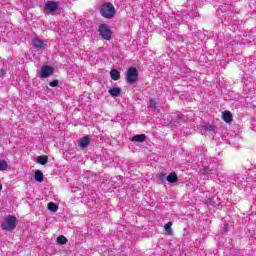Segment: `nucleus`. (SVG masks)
<instances>
[{
    "label": "nucleus",
    "instance_id": "1",
    "mask_svg": "<svg viewBox=\"0 0 256 256\" xmlns=\"http://www.w3.org/2000/svg\"><path fill=\"white\" fill-rule=\"evenodd\" d=\"M115 6H113L110 2L104 3L100 7V14L105 19H113L115 17Z\"/></svg>",
    "mask_w": 256,
    "mask_h": 256
},
{
    "label": "nucleus",
    "instance_id": "2",
    "mask_svg": "<svg viewBox=\"0 0 256 256\" xmlns=\"http://www.w3.org/2000/svg\"><path fill=\"white\" fill-rule=\"evenodd\" d=\"M17 227V217L7 215L4 222L1 224L3 231H13Z\"/></svg>",
    "mask_w": 256,
    "mask_h": 256
},
{
    "label": "nucleus",
    "instance_id": "3",
    "mask_svg": "<svg viewBox=\"0 0 256 256\" xmlns=\"http://www.w3.org/2000/svg\"><path fill=\"white\" fill-rule=\"evenodd\" d=\"M126 81L129 85H133V83H137V81H139V71L137 70V68H128L126 72Z\"/></svg>",
    "mask_w": 256,
    "mask_h": 256
},
{
    "label": "nucleus",
    "instance_id": "4",
    "mask_svg": "<svg viewBox=\"0 0 256 256\" xmlns=\"http://www.w3.org/2000/svg\"><path fill=\"white\" fill-rule=\"evenodd\" d=\"M98 32L100 37L105 41H111V37L113 33L111 32V28L107 24H100L98 28Z\"/></svg>",
    "mask_w": 256,
    "mask_h": 256
},
{
    "label": "nucleus",
    "instance_id": "5",
    "mask_svg": "<svg viewBox=\"0 0 256 256\" xmlns=\"http://www.w3.org/2000/svg\"><path fill=\"white\" fill-rule=\"evenodd\" d=\"M55 73V68L49 66V65H44L41 67L39 75L41 79H47V77H51Z\"/></svg>",
    "mask_w": 256,
    "mask_h": 256
},
{
    "label": "nucleus",
    "instance_id": "6",
    "mask_svg": "<svg viewBox=\"0 0 256 256\" xmlns=\"http://www.w3.org/2000/svg\"><path fill=\"white\" fill-rule=\"evenodd\" d=\"M199 173L201 175H207V177H210V179H214V177H217V170L210 168L209 166H202L199 169Z\"/></svg>",
    "mask_w": 256,
    "mask_h": 256
},
{
    "label": "nucleus",
    "instance_id": "7",
    "mask_svg": "<svg viewBox=\"0 0 256 256\" xmlns=\"http://www.w3.org/2000/svg\"><path fill=\"white\" fill-rule=\"evenodd\" d=\"M32 45L36 51H41V49H46L47 47V44H45V42L39 38H33Z\"/></svg>",
    "mask_w": 256,
    "mask_h": 256
},
{
    "label": "nucleus",
    "instance_id": "8",
    "mask_svg": "<svg viewBox=\"0 0 256 256\" xmlns=\"http://www.w3.org/2000/svg\"><path fill=\"white\" fill-rule=\"evenodd\" d=\"M44 9H45V11H48V13H55V11H57V9H59V4L55 1H48L45 4Z\"/></svg>",
    "mask_w": 256,
    "mask_h": 256
},
{
    "label": "nucleus",
    "instance_id": "9",
    "mask_svg": "<svg viewBox=\"0 0 256 256\" xmlns=\"http://www.w3.org/2000/svg\"><path fill=\"white\" fill-rule=\"evenodd\" d=\"M89 143H91V138L84 136L79 140L78 145L81 149H87V147H89Z\"/></svg>",
    "mask_w": 256,
    "mask_h": 256
},
{
    "label": "nucleus",
    "instance_id": "10",
    "mask_svg": "<svg viewBox=\"0 0 256 256\" xmlns=\"http://www.w3.org/2000/svg\"><path fill=\"white\" fill-rule=\"evenodd\" d=\"M147 140V136L145 134L134 135L131 138L132 143H144Z\"/></svg>",
    "mask_w": 256,
    "mask_h": 256
},
{
    "label": "nucleus",
    "instance_id": "11",
    "mask_svg": "<svg viewBox=\"0 0 256 256\" xmlns=\"http://www.w3.org/2000/svg\"><path fill=\"white\" fill-rule=\"evenodd\" d=\"M110 77L113 81H119L121 79V72L117 69H112L110 71Z\"/></svg>",
    "mask_w": 256,
    "mask_h": 256
},
{
    "label": "nucleus",
    "instance_id": "12",
    "mask_svg": "<svg viewBox=\"0 0 256 256\" xmlns=\"http://www.w3.org/2000/svg\"><path fill=\"white\" fill-rule=\"evenodd\" d=\"M109 95H111V97H119V95H121V88L119 87H113L110 88L108 90Z\"/></svg>",
    "mask_w": 256,
    "mask_h": 256
},
{
    "label": "nucleus",
    "instance_id": "13",
    "mask_svg": "<svg viewBox=\"0 0 256 256\" xmlns=\"http://www.w3.org/2000/svg\"><path fill=\"white\" fill-rule=\"evenodd\" d=\"M222 119L225 123H231V121H233V114L226 110L222 114Z\"/></svg>",
    "mask_w": 256,
    "mask_h": 256
},
{
    "label": "nucleus",
    "instance_id": "14",
    "mask_svg": "<svg viewBox=\"0 0 256 256\" xmlns=\"http://www.w3.org/2000/svg\"><path fill=\"white\" fill-rule=\"evenodd\" d=\"M36 163H38L39 165H47V163H49V157H47L46 155L38 156L36 159Z\"/></svg>",
    "mask_w": 256,
    "mask_h": 256
},
{
    "label": "nucleus",
    "instance_id": "15",
    "mask_svg": "<svg viewBox=\"0 0 256 256\" xmlns=\"http://www.w3.org/2000/svg\"><path fill=\"white\" fill-rule=\"evenodd\" d=\"M166 181H168V183H177V181H179V178L177 177V174H175V172H172L168 176H166Z\"/></svg>",
    "mask_w": 256,
    "mask_h": 256
},
{
    "label": "nucleus",
    "instance_id": "16",
    "mask_svg": "<svg viewBox=\"0 0 256 256\" xmlns=\"http://www.w3.org/2000/svg\"><path fill=\"white\" fill-rule=\"evenodd\" d=\"M34 181H37V183H43V172L41 170L35 171Z\"/></svg>",
    "mask_w": 256,
    "mask_h": 256
},
{
    "label": "nucleus",
    "instance_id": "17",
    "mask_svg": "<svg viewBox=\"0 0 256 256\" xmlns=\"http://www.w3.org/2000/svg\"><path fill=\"white\" fill-rule=\"evenodd\" d=\"M48 210L52 211V213H57V211L59 210V206L53 202L48 203Z\"/></svg>",
    "mask_w": 256,
    "mask_h": 256
},
{
    "label": "nucleus",
    "instance_id": "18",
    "mask_svg": "<svg viewBox=\"0 0 256 256\" xmlns=\"http://www.w3.org/2000/svg\"><path fill=\"white\" fill-rule=\"evenodd\" d=\"M56 243H58V245H66L67 238L64 235H60L57 237Z\"/></svg>",
    "mask_w": 256,
    "mask_h": 256
},
{
    "label": "nucleus",
    "instance_id": "19",
    "mask_svg": "<svg viewBox=\"0 0 256 256\" xmlns=\"http://www.w3.org/2000/svg\"><path fill=\"white\" fill-rule=\"evenodd\" d=\"M158 103L153 100V99H150L149 101V108L152 110V111H157V107H158Z\"/></svg>",
    "mask_w": 256,
    "mask_h": 256
},
{
    "label": "nucleus",
    "instance_id": "20",
    "mask_svg": "<svg viewBox=\"0 0 256 256\" xmlns=\"http://www.w3.org/2000/svg\"><path fill=\"white\" fill-rule=\"evenodd\" d=\"M202 129H205V131L211 132V131H215V126L207 123L202 126Z\"/></svg>",
    "mask_w": 256,
    "mask_h": 256
},
{
    "label": "nucleus",
    "instance_id": "21",
    "mask_svg": "<svg viewBox=\"0 0 256 256\" xmlns=\"http://www.w3.org/2000/svg\"><path fill=\"white\" fill-rule=\"evenodd\" d=\"M171 227H173V222H168L164 225V229L168 233V235H171L172 233Z\"/></svg>",
    "mask_w": 256,
    "mask_h": 256
},
{
    "label": "nucleus",
    "instance_id": "22",
    "mask_svg": "<svg viewBox=\"0 0 256 256\" xmlns=\"http://www.w3.org/2000/svg\"><path fill=\"white\" fill-rule=\"evenodd\" d=\"M7 167H9L7 161L0 160V171H7Z\"/></svg>",
    "mask_w": 256,
    "mask_h": 256
},
{
    "label": "nucleus",
    "instance_id": "23",
    "mask_svg": "<svg viewBox=\"0 0 256 256\" xmlns=\"http://www.w3.org/2000/svg\"><path fill=\"white\" fill-rule=\"evenodd\" d=\"M170 39H173L174 41H183V36L181 34L174 33L171 35Z\"/></svg>",
    "mask_w": 256,
    "mask_h": 256
},
{
    "label": "nucleus",
    "instance_id": "24",
    "mask_svg": "<svg viewBox=\"0 0 256 256\" xmlns=\"http://www.w3.org/2000/svg\"><path fill=\"white\" fill-rule=\"evenodd\" d=\"M237 179H239V176L234 174L229 178V182L232 183V185H237Z\"/></svg>",
    "mask_w": 256,
    "mask_h": 256
},
{
    "label": "nucleus",
    "instance_id": "25",
    "mask_svg": "<svg viewBox=\"0 0 256 256\" xmlns=\"http://www.w3.org/2000/svg\"><path fill=\"white\" fill-rule=\"evenodd\" d=\"M119 179H121V176L112 178L113 183H115V185H114L115 188L121 187V182H117V181H119Z\"/></svg>",
    "mask_w": 256,
    "mask_h": 256
},
{
    "label": "nucleus",
    "instance_id": "26",
    "mask_svg": "<svg viewBox=\"0 0 256 256\" xmlns=\"http://www.w3.org/2000/svg\"><path fill=\"white\" fill-rule=\"evenodd\" d=\"M157 179L163 183V181L167 179V175L165 173H160L157 175Z\"/></svg>",
    "mask_w": 256,
    "mask_h": 256
},
{
    "label": "nucleus",
    "instance_id": "27",
    "mask_svg": "<svg viewBox=\"0 0 256 256\" xmlns=\"http://www.w3.org/2000/svg\"><path fill=\"white\" fill-rule=\"evenodd\" d=\"M50 87H59V80H53L49 83Z\"/></svg>",
    "mask_w": 256,
    "mask_h": 256
},
{
    "label": "nucleus",
    "instance_id": "28",
    "mask_svg": "<svg viewBox=\"0 0 256 256\" xmlns=\"http://www.w3.org/2000/svg\"><path fill=\"white\" fill-rule=\"evenodd\" d=\"M251 126H252L253 131H256V118H254V119L251 121Z\"/></svg>",
    "mask_w": 256,
    "mask_h": 256
},
{
    "label": "nucleus",
    "instance_id": "29",
    "mask_svg": "<svg viewBox=\"0 0 256 256\" xmlns=\"http://www.w3.org/2000/svg\"><path fill=\"white\" fill-rule=\"evenodd\" d=\"M5 75H7V71H5V69H1L0 70V76L5 77Z\"/></svg>",
    "mask_w": 256,
    "mask_h": 256
},
{
    "label": "nucleus",
    "instance_id": "30",
    "mask_svg": "<svg viewBox=\"0 0 256 256\" xmlns=\"http://www.w3.org/2000/svg\"><path fill=\"white\" fill-rule=\"evenodd\" d=\"M227 227H229V224H224V233H227Z\"/></svg>",
    "mask_w": 256,
    "mask_h": 256
},
{
    "label": "nucleus",
    "instance_id": "31",
    "mask_svg": "<svg viewBox=\"0 0 256 256\" xmlns=\"http://www.w3.org/2000/svg\"><path fill=\"white\" fill-rule=\"evenodd\" d=\"M173 25H181V22L177 21L174 24H171V27H173Z\"/></svg>",
    "mask_w": 256,
    "mask_h": 256
},
{
    "label": "nucleus",
    "instance_id": "32",
    "mask_svg": "<svg viewBox=\"0 0 256 256\" xmlns=\"http://www.w3.org/2000/svg\"><path fill=\"white\" fill-rule=\"evenodd\" d=\"M133 162H130V165L128 166V169H133Z\"/></svg>",
    "mask_w": 256,
    "mask_h": 256
},
{
    "label": "nucleus",
    "instance_id": "33",
    "mask_svg": "<svg viewBox=\"0 0 256 256\" xmlns=\"http://www.w3.org/2000/svg\"><path fill=\"white\" fill-rule=\"evenodd\" d=\"M211 163H217V158H212Z\"/></svg>",
    "mask_w": 256,
    "mask_h": 256
},
{
    "label": "nucleus",
    "instance_id": "34",
    "mask_svg": "<svg viewBox=\"0 0 256 256\" xmlns=\"http://www.w3.org/2000/svg\"><path fill=\"white\" fill-rule=\"evenodd\" d=\"M171 21H173V17H170V18H169V23H171Z\"/></svg>",
    "mask_w": 256,
    "mask_h": 256
},
{
    "label": "nucleus",
    "instance_id": "35",
    "mask_svg": "<svg viewBox=\"0 0 256 256\" xmlns=\"http://www.w3.org/2000/svg\"><path fill=\"white\" fill-rule=\"evenodd\" d=\"M239 139H241V138H239V136H237V137L235 138L236 141H239Z\"/></svg>",
    "mask_w": 256,
    "mask_h": 256
},
{
    "label": "nucleus",
    "instance_id": "36",
    "mask_svg": "<svg viewBox=\"0 0 256 256\" xmlns=\"http://www.w3.org/2000/svg\"><path fill=\"white\" fill-rule=\"evenodd\" d=\"M1 189H3V185L0 183V191H1Z\"/></svg>",
    "mask_w": 256,
    "mask_h": 256
}]
</instances>
